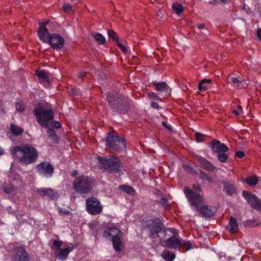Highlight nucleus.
Masks as SVG:
<instances>
[{"label": "nucleus", "mask_w": 261, "mask_h": 261, "mask_svg": "<svg viewBox=\"0 0 261 261\" xmlns=\"http://www.w3.org/2000/svg\"><path fill=\"white\" fill-rule=\"evenodd\" d=\"M145 227L150 238H154L155 236L159 240L160 245L164 247L176 250L181 248V238L177 235L173 234L167 239L165 238L167 235V228L162 222L160 218L154 217L146 220Z\"/></svg>", "instance_id": "nucleus-1"}, {"label": "nucleus", "mask_w": 261, "mask_h": 261, "mask_svg": "<svg viewBox=\"0 0 261 261\" xmlns=\"http://www.w3.org/2000/svg\"><path fill=\"white\" fill-rule=\"evenodd\" d=\"M106 101L111 109L118 114H126L130 110L132 100L116 91L107 93Z\"/></svg>", "instance_id": "nucleus-2"}, {"label": "nucleus", "mask_w": 261, "mask_h": 261, "mask_svg": "<svg viewBox=\"0 0 261 261\" xmlns=\"http://www.w3.org/2000/svg\"><path fill=\"white\" fill-rule=\"evenodd\" d=\"M185 196L191 206H194L200 214L206 218L213 217L216 211L214 207L209 205L200 206L203 201V198L200 193H196L189 187L184 189Z\"/></svg>", "instance_id": "nucleus-3"}, {"label": "nucleus", "mask_w": 261, "mask_h": 261, "mask_svg": "<svg viewBox=\"0 0 261 261\" xmlns=\"http://www.w3.org/2000/svg\"><path fill=\"white\" fill-rule=\"evenodd\" d=\"M12 154L21 164L25 165L35 162L38 156L37 149L28 144L15 146L12 150Z\"/></svg>", "instance_id": "nucleus-4"}, {"label": "nucleus", "mask_w": 261, "mask_h": 261, "mask_svg": "<svg viewBox=\"0 0 261 261\" xmlns=\"http://www.w3.org/2000/svg\"><path fill=\"white\" fill-rule=\"evenodd\" d=\"M97 160L101 169L111 173H119L122 170L120 160L116 156L97 155Z\"/></svg>", "instance_id": "nucleus-5"}, {"label": "nucleus", "mask_w": 261, "mask_h": 261, "mask_svg": "<svg viewBox=\"0 0 261 261\" xmlns=\"http://www.w3.org/2000/svg\"><path fill=\"white\" fill-rule=\"evenodd\" d=\"M33 114L38 124L44 128H47L49 122L54 119V113L50 109H45L43 107L38 106L33 110Z\"/></svg>", "instance_id": "nucleus-6"}, {"label": "nucleus", "mask_w": 261, "mask_h": 261, "mask_svg": "<svg viewBox=\"0 0 261 261\" xmlns=\"http://www.w3.org/2000/svg\"><path fill=\"white\" fill-rule=\"evenodd\" d=\"M122 235V232L115 227L107 228L103 232V236L106 238L111 239L113 247L117 252L121 251L123 247L121 240Z\"/></svg>", "instance_id": "nucleus-7"}, {"label": "nucleus", "mask_w": 261, "mask_h": 261, "mask_svg": "<svg viewBox=\"0 0 261 261\" xmlns=\"http://www.w3.org/2000/svg\"><path fill=\"white\" fill-rule=\"evenodd\" d=\"M93 180L91 177L82 175L76 177L73 183L74 190L83 195L89 193L93 188Z\"/></svg>", "instance_id": "nucleus-8"}, {"label": "nucleus", "mask_w": 261, "mask_h": 261, "mask_svg": "<svg viewBox=\"0 0 261 261\" xmlns=\"http://www.w3.org/2000/svg\"><path fill=\"white\" fill-rule=\"evenodd\" d=\"M106 145L113 151H119L126 148V140L113 132L107 133Z\"/></svg>", "instance_id": "nucleus-9"}, {"label": "nucleus", "mask_w": 261, "mask_h": 261, "mask_svg": "<svg viewBox=\"0 0 261 261\" xmlns=\"http://www.w3.org/2000/svg\"><path fill=\"white\" fill-rule=\"evenodd\" d=\"M44 43H48L54 49L59 50L62 49L65 44L63 37L57 33H48L46 36L39 39Z\"/></svg>", "instance_id": "nucleus-10"}, {"label": "nucleus", "mask_w": 261, "mask_h": 261, "mask_svg": "<svg viewBox=\"0 0 261 261\" xmlns=\"http://www.w3.org/2000/svg\"><path fill=\"white\" fill-rule=\"evenodd\" d=\"M86 210L90 215H96L102 212V206L97 198L89 197L86 200Z\"/></svg>", "instance_id": "nucleus-11"}, {"label": "nucleus", "mask_w": 261, "mask_h": 261, "mask_svg": "<svg viewBox=\"0 0 261 261\" xmlns=\"http://www.w3.org/2000/svg\"><path fill=\"white\" fill-rule=\"evenodd\" d=\"M37 173L39 175L46 178H51L54 173V167L48 162H42L36 167Z\"/></svg>", "instance_id": "nucleus-12"}, {"label": "nucleus", "mask_w": 261, "mask_h": 261, "mask_svg": "<svg viewBox=\"0 0 261 261\" xmlns=\"http://www.w3.org/2000/svg\"><path fill=\"white\" fill-rule=\"evenodd\" d=\"M242 196L253 208L256 211L261 210V200L255 194L243 191Z\"/></svg>", "instance_id": "nucleus-13"}, {"label": "nucleus", "mask_w": 261, "mask_h": 261, "mask_svg": "<svg viewBox=\"0 0 261 261\" xmlns=\"http://www.w3.org/2000/svg\"><path fill=\"white\" fill-rule=\"evenodd\" d=\"M12 258L14 261H30L29 256L24 246L20 245L12 250Z\"/></svg>", "instance_id": "nucleus-14"}, {"label": "nucleus", "mask_w": 261, "mask_h": 261, "mask_svg": "<svg viewBox=\"0 0 261 261\" xmlns=\"http://www.w3.org/2000/svg\"><path fill=\"white\" fill-rule=\"evenodd\" d=\"M152 84L154 87L155 90L159 94L166 97H168L170 95L171 89L166 82L153 81L152 82Z\"/></svg>", "instance_id": "nucleus-15"}, {"label": "nucleus", "mask_w": 261, "mask_h": 261, "mask_svg": "<svg viewBox=\"0 0 261 261\" xmlns=\"http://www.w3.org/2000/svg\"><path fill=\"white\" fill-rule=\"evenodd\" d=\"M222 184L227 196H230L237 194V186L233 181H223Z\"/></svg>", "instance_id": "nucleus-16"}, {"label": "nucleus", "mask_w": 261, "mask_h": 261, "mask_svg": "<svg viewBox=\"0 0 261 261\" xmlns=\"http://www.w3.org/2000/svg\"><path fill=\"white\" fill-rule=\"evenodd\" d=\"M196 158L198 166L208 172H213L215 170V167L205 158L199 155L196 156Z\"/></svg>", "instance_id": "nucleus-17"}, {"label": "nucleus", "mask_w": 261, "mask_h": 261, "mask_svg": "<svg viewBox=\"0 0 261 261\" xmlns=\"http://www.w3.org/2000/svg\"><path fill=\"white\" fill-rule=\"evenodd\" d=\"M209 147L211 148L213 153H217L218 152L222 151H228V148L223 143H221L219 140L213 139L209 144Z\"/></svg>", "instance_id": "nucleus-18"}, {"label": "nucleus", "mask_w": 261, "mask_h": 261, "mask_svg": "<svg viewBox=\"0 0 261 261\" xmlns=\"http://www.w3.org/2000/svg\"><path fill=\"white\" fill-rule=\"evenodd\" d=\"M36 74L40 83H43L45 85H48L50 83L48 74L45 70H39L36 72Z\"/></svg>", "instance_id": "nucleus-19"}, {"label": "nucleus", "mask_w": 261, "mask_h": 261, "mask_svg": "<svg viewBox=\"0 0 261 261\" xmlns=\"http://www.w3.org/2000/svg\"><path fill=\"white\" fill-rule=\"evenodd\" d=\"M48 23V20L39 22V27L37 31V35L39 39L46 36L49 33V31L46 27Z\"/></svg>", "instance_id": "nucleus-20"}, {"label": "nucleus", "mask_w": 261, "mask_h": 261, "mask_svg": "<svg viewBox=\"0 0 261 261\" xmlns=\"http://www.w3.org/2000/svg\"><path fill=\"white\" fill-rule=\"evenodd\" d=\"M162 258L166 261H173L175 258V254L168 250H164L161 253Z\"/></svg>", "instance_id": "nucleus-21"}, {"label": "nucleus", "mask_w": 261, "mask_h": 261, "mask_svg": "<svg viewBox=\"0 0 261 261\" xmlns=\"http://www.w3.org/2000/svg\"><path fill=\"white\" fill-rule=\"evenodd\" d=\"M258 181V178L256 175L248 176L243 179V182L246 183L250 186H254L256 185Z\"/></svg>", "instance_id": "nucleus-22"}, {"label": "nucleus", "mask_w": 261, "mask_h": 261, "mask_svg": "<svg viewBox=\"0 0 261 261\" xmlns=\"http://www.w3.org/2000/svg\"><path fill=\"white\" fill-rule=\"evenodd\" d=\"M212 83L210 79H203L198 84V89L200 91L205 92L210 87V84Z\"/></svg>", "instance_id": "nucleus-23"}, {"label": "nucleus", "mask_w": 261, "mask_h": 261, "mask_svg": "<svg viewBox=\"0 0 261 261\" xmlns=\"http://www.w3.org/2000/svg\"><path fill=\"white\" fill-rule=\"evenodd\" d=\"M229 232L230 233H234L238 231V224L236 219L234 217H231L229 221Z\"/></svg>", "instance_id": "nucleus-24"}, {"label": "nucleus", "mask_w": 261, "mask_h": 261, "mask_svg": "<svg viewBox=\"0 0 261 261\" xmlns=\"http://www.w3.org/2000/svg\"><path fill=\"white\" fill-rule=\"evenodd\" d=\"M46 134L48 138L51 139L54 143H58L59 142L60 139L57 136L55 130L52 128H48L47 129Z\"/></svg>", "instance_id": "nucleus-25"}, {"label": "nucleus", "mask_w": 261, "mask_h": 261, "mask_svg": "<svg viewBox=\"0 0 261 261\" xmlns=\"http://www.w3.org/2000/svg\"><path fill=\"white\" fill-rule=\"evenodd\" d=\"M10 129L11 133L15 136H18L21 135L24 131V129L22 127H20L14 123H12L10 125Z\"/></svg>", "instance_id": "nucleus-26"}, {"label": "nucleus", "mask_w": 261, "mask_h": 261, "mask_svg": "<svg viewBox=\"0 0 261 261\" xmlns=\"http://www.w3.org/2000/svg\"><path fill=\"white\" fill-rule=\"evenodd\" d=\"M119 190L131 196L134 195L136 193L134 188L130 186L120 185L119 186Z\"/></svg>", "instance_id": "nucleus-27"}, {"label": "nucleus", "mask_w": 261, "mask_h": 261, "mask_svg": "<svg viewBox=\"0 0 261 261\" xmlns=\"http://www.w3.org/2000/svg\"><path fill=\"white\" fill-rule=\"evenodd\" d=\"M95 40L99 45H104L106 43V39L105 36L100 33H96L92 34Z\"/></svg>", "instance_id": "nucleus-28"}, {"label": "nucleus", "mask_w": 261, "mask_h": 261, "mask_svg": "<svg viewBox=\"0 0 261 261\" xmlns=\"http://www.w3.org/2000/svg\"><path fill=\"white\" fill-rule=\"evenodd\" d=\"M70 252V250L69 248H66L65 249H60L59 251L57 254V257L61 260H65L69 253Z\"/></svg>", "instance_id": "nucleus-29"}, {"label": "nucleus", "mask_w": 261, "mask_h": 261, "mask_svg": "<svg viewBox=\"0 0 261 261\" xmlns=\"http://www.w3.org/2000/svg\"><path fill=\"white\" fill-rule=\"evenodd\" d=\"M228 151L223 152L222 151L217 152V156L218 160L221 163H226L228 160V155L226 153Z\"/></svg>", "instance_id": "nucleus-30"}, {"label": "nucleus", "mask_w": 261, "mask_h": 261, "mask_svg": "<svg viewBox=\"0 0 261 261\" xmlns=\"http://www.w3.org/2000/svg\"><path fill=\"white\" fill-rule=\"evenodd\" d=\"M181 248L180 249H182L184 251H187L193 248L192 244L190 241L185 242L184 240L181 239Z\"/></svg>", "instance_id": "nucleus-31"}, {"label": "nucleus", "mask_w": 261, "mask_h": 261, "mask_svg": "<svg viewBox=\"0 0 261 261\" xmlns=\"http://www.w3.org/2000/svg\"><path fill=\"white\" fill-rule=\"evenodd\" d=\"M107 33L109 37L112 39L116 43L119 41V36L113 30H107Z\"/></svg>", "instance_id": "nucleus-32"}, {"label": "nucleus", "mask_w": 261, "mask_h": 261, "mask_svg": "<svg viewBox=\"0 0 261 261\" xmlns=\"http://www.w3.org/2000/svg\"><path fill=\"white\" fill-rule=\"evenodd\" d=\"M15 108L17 112L22 113L25 111L26 109V106L25 104L23 102L19 101L16 103Z\"/></svg>", "instance_id": "nucleus-33"}, {"label": "nucleus", "mask_w": 261, "mask_h": 261, "mask_svg": "<svg viewBox=\"0 0 261 261\" xmlns=\"http://www.w3.org/2000/svg\"><path fill=\"white\" fill-rule=\"evenodd\" d=\"M147 97L148 99H153V100L162 101V98L159 96L156 93L153 91H150L146 94Z\"/></svg>", "instance_id": "nucleus-34"}, {"label": "nucleus", "mask_w": 261, "mask_h": 261, "mask_svg": "<svg viewBox=\"0 0 261 261\" xmlns=\"http://www.w3.org/2000/svg\"><path fill=\"white\" fill-rule=\"evenodd\" d=\"M172 7L177 14H180L184 10L183 7L180 4L177 3H173Z\"/></svg>", "instance_id": "nucleus-35"}, {"label": "nucleus", "mask_w": 261, "mask_h": 261, "mask_svg": "<svg viewBox=\"0 0 261 261\" xmlns=\"http://www.w3.org/2000/svg\"><path fill=\"white\" fill-rule=\"evenodd\" d=\"M257 225L256 220L255 219L248 220L244 223V226L246 228L255 227Z\"/></svg>", "instance_id": "nucleus-36"}, {"label": "nucleus", "mask_w": 261, "mask_h": 261, "mask_svg": "<svg viewBox=\"0 0 261 261\" xmlns=\"http://www.w3.org/2000/svg\"><path fill=\"white\" fill-rule=\"evenodd\" d=\"M51 192H47L46 196L51 199H57L59 197L58 193L56 192L54 190L51 189Z\"/></svg>", "instance_id": "nucleus-37"}, {"label": "nucleus", "mask_w": 261, "mask_h": 261, "mask_svg": "<svg viewBox=\"0 0 261 261\" xmlns=\"http://www.w3.org/2000/svg\"><path fill=\"white\" fill-rule=\"evenodd\" d=\"M37 193L41 195L46 196L47 192H51V188H39L37 190Z\"/></svg>", "instance_id": "nucleus-38"}, {"label": "nucleus", "mask_w": 261, "mask_h": 261, "mask_svg": "<svg viewBox=\"0 0 261 261\" xmlns=\"http://www.w3.org/2000/svg\"><path fill=\"white\" fill-rule=\"evenodd\" d=\"M230 81V83L233 84L234 86H239L241 82V78L240 77H232Z\"/></svg>", "instance_id": "nucleus-39"}, {"label": "nucleus", "mask_w": 261, "mask_h": 261, "mask_svg": "<svg viewBox=\"0 0 261 261\" xmlns=\"http://www.w3.org/2000/svg\"><path fill=\"white\" fill-rule=\"evenodd\" d=\"M195 135L196 138V141L198 142L203 141L205 137H206V135L198 132L195 133Z\"/></svg>", "instance_id": "nucleus-40"}, {"label": "nucleus", "mask_w": 261, "mask_h": 261, "mask_svg": "<svg viewBox=\"0 0 261 261\" xmlns=\"http://www.w3.org/2000/svg\"><path fill=\"white\" fill-rule=\"evenodd\" d=\"M199 172H200V175H199L200 178L206 179L209 182L212 181V179L208 177V175L207 174V173L206 172H205L204 171H203L202 170H200Z\"/></svg>", "instance_id": "nucleus-41"}, {"label": "nucleus", "mask_w": 261, "mask_h": 261, "mask_svg": "<svg viewBox=\"0 0 261 261\" xmlns=\"http://www.w3.org/2000/svg\"><path fill=\"white\" fill-rule=\"evenodd\" d=\"M62 8L66 13H71L73 12L72 6L69 4H64Z\"/></svg>", "instance_id": "nucleus-42"}, {"label": "nucleus", "mask_w": 261, "mask_h": 261, "mask_svg": "<svg viewBox=\"0 0 261 261\" xmlns=\"http://www.w3.org/2000/svg\"><path fill=\"white\" fill-rule=\"evenodd\" d=\"M159 203L160 205H162L163 206L165 207H167L169 205V201L167 200V199L165 198V197H162L159 201Z\"/></svg>", "instance_id": "nucleus-43"}, {"label": "nucleus", "mask_w": 261, "mask_h": 261, "mask_svg": "<svg viewBox=\"0 0 261 261\" xmlns=\"http://www.w3.org/2000/svg\"><path fill=\"white\" fill-rule=\"evenodd\" d=\"M229 2V0H213L209 2L210 4L216 5L218 4H227Z\"/></svg>", "instance_id": "nucleus-44"}, {"label": "nucleus", "mask_w": 261, "mask_h": 261, "mask_svg": "<svg viewBox=\"0 0 261 261\" xmlns=\"http://www.w3.org/2000/svg\"><path fill=\"white\" fill-rule=\"evenodd\" d=\"M193 188L195 190L198 191V192H196V193H200L203 196L202 190L201 189V186L199 184H193ZM195 192L196 193V192Z\"/></svg>", "instance_id": "nucleus-45"}, {"label": "nucleus", "mask_w": 261, "mask_h": 261, "mask_svg": "<svg viewBox=\"0 0 261 261\" xmlns=\"http://www.w3.org/2000/svg\"><path fill=\"white\" fill-rule=\"evenodd\" d=\"M58 213L60 215H63V214L66 215H70L72 214V213L68 210L62 209L61 208H59V209L58 210Z\"/></svg>", "instance_id": "nucleus-46"}, {"label": "nucleus", "mask_w": 261, "mask_h": 261, "mask_svg": "<svg viewBox=\"0 0 261 261\" xmlns=\"http://www.w3.org/2000/svg\"><path fill=\"white\" fill-rule=\"evenodd\" d=\"M51 127L54 128L59 129L61 127V124L58 121H51Z\"/></svg>", "instance_id": "nucleus-47"}, {"label": "nucleus", "mask_w": 261, "mask_h": 261, "mask_svg": "<svg viewBox=\"0 0 261 261\" xmlns=\"http://www.w3.org/2000/svg\"><path fill=\"white\" fill-rule=\"evenodd\" d=\"M72 94L75 96H79L81 92V90L78 88L73 87L71 89Z\"/></svg>", "instance_id": "nucleus-48"}, {"label": "nucleus", "mask_w": 261, "mask_h": 261, "mask_svg": "<svg viewBox=\"0 0 261 261\" xmlns=\"http://www.w3.org/2000/svg\"><path fill=\"white\" fill-rule=\"evenodd\" d=\"M117 45L119 48V49L124 53H126L127 51V48L125 47L122 43L120 42L119 41L117 42Z\"/></svg>", "instance_id": "nucleus-49"}, {"label": "nucleus", "mask_w": 261, "mask_h": 261, "mask_svg": "<svg viewBox=\"0 0 261 261\" xmlns=\"http://www.w3.org/2000/svg\"><path fill=\"white\" fill-rule=\"evenodd\" d=\"M162 124L164 127L168 129L169 131L171 132H172V127L170 124H168L165 121H162Z\"/></svg>", "instance_id": "nucleus-50"}, {"label": "nucleus", "mask_w": 261, "mask_h": 261, "mask_svg": "<svg viewBox=\"0 0 261 261\" xmlns=\"http://www.w3.org/2000/svg\"><path fill=\"white\" fill-rule=\"evenodd\" d=\"M245 152L243 151H238L235 153V156L242 159L245 156Z\"/></svg>", "instance_id": "nucleus-51"}, {"label": "nucleus", "mask_w": 261, "mask_h": 261, "mask_svg": "<svg viewBox=\"0 0 261 261\" xmlns=\"http://www.w3.org/2000/svg\"><path fill=\"white\" fill-rule=\"evenodd\" d=\"M62 245V242L57 240H55L53 242V245L59 249L60 250L61 246Z\"/></svg>", "instance_id": "nucleus-52"}, {"label": "nucleus", "mask_w": 261, "mask_h": 261, "mask_svg": "<svg viewBox=\"0 0 261 261\" xmlns=\"http://www.w3.org/2000/svg\"><path fill=\"white\" fill-rule=\"evenodd\" d=\"M150 106H151V107L153 109H157V110H159V109H160L159 105L156 102H154V101L151 102L150 103Z\"/></svg>", "instance_id": "nucleus-53"}, {"label": "nucleus", "mask_w": 261, "mask_h": 261, "mask_svg": "<svg viewBox=\"0 0 261 261\" xmlns=\"http://www.w3.org/2000/svg\"><path fill=\"white\" fill-rule=\"evenodd\" d=\"M182 168L188 173H189V172L191 171L192 167L189 166H188V165H182Z\"/></svg>", "instance_id": "nucleus-54"}, {"label": "nucleus", "mask_w": 261, "mask_h": 261, "mask_svg": "<svg viewBox=\"0 0 261 261\" xmlns=\"http://www.w3.org/2000/svg\"><path fill=\"white\" fill-rule=\"evenodd\" d=\"M86 72L85 71H81L78 74V77L81 79H83V78L86 76Z\"/></svg>", "instance_id": "nucleus-55"}, {"label": "nucleus", "mask_w": 261, "mask_h": 261, "mask_svg": "<svg viewBox=\"0 0 261 261\" xmlns=\"http://www.w3.org/2000/svg\"><path fill=\"white\" fill-rule=\"evenodd\" d=\"M13 191V188H7V187H5L4 188V191L5 193H10Z\"/></svg>", "instance_id": "nucleus-56"}, {"label": "nucleus", "mask_w": 261, "mask_h": 261, "mask_svg": "<svg viewBox=\"0 0 261 261\" xmlns=\"http://www.w3.org/2000/svg\"><path fill=\"white\" fill-rule=\"evenodd\" d=\"M189 173L193 175H198V172L195 171V169L193 168H191V171L189 172Z\"/></svg>", "instance_id": "nucleus-57"}, {"label": "nucleus", "mask_w": 261, "mask_h": 261, "mask_svg": "<svg viewBox=\"0 0 261 261\" xmlns=\"http://www.w3.org/2000/svg\"><path fill=\"white\" fill-rule=\"evenodd\" d=\"M170 229V231L174 233V234L176 235V234H178V230L175 228H168L167 230Z\"/></svg>", "instance_id": "nucleus-58"}, {"label": "nucleus", "mask_w": 261, "mask_h": 261, "mask_svg": "<svg viewBox=\"0 0 261 261\" xmlns=\"http://www.w3.org/2000/svg\"><path fill=\"white\" fill-rule=\"evenodd\" d=\"M77 174V171L76 170H73L71 172V176H72V177H74L75 176V175H76V174Z\"/></svg>", "instance_id": "nucleus-59"}, {"label": "nucleus", "mask_w": 261, "mask_h": 261, "mask_svg": "<svg viewBox=\"0 0 261 261\" xmlns=\"http://www.w3.org/2000/svg\"><path fill=\"white\" fill-rule=\"evenodd\" d=\"M257 35L258 38L261 40V29H259L257 32Z\"/></svg>", "instance_id": "nucleus-60"}, {"label": "nucleus", "mask_w": 261, "mask_h": 261, "mask_svg": "<svg viewBox=\"0 0 261 261\" xmlns=\"http://www.w3.org/2000/svg\"><path fill=\"white\" fill-rule=\"evenodd\" d=\"M204 28H205V24L204 23H201V24L198 25V28L199 30L203 29H204Z\"/></svg>", "instance_id": "nucleus-61"}, {"label": "nucleus", "mask_w": 261, "mask_h": 261, "mask_svg": "<svg viewBox=\"0 0 261 261\" xmlns=\"http://www.w3.org/2000/svg\"><path fill=\"white\" fill-rule=\"evenodd\" d=\"M201 33L206 36L209 34V31L207 29H205V30Z\"/></svg>", "instance_id": "nucleus-62"}, {"label": "nucleus", "mask_w": 261, "mask_h": 261, "mask_svg": "<svg viewBox=\"0 0 261 261\" xmlns=\"http://www.w3.org/2000/svg\"><path fill=\"white\" fill-rule=\"evenodd\" d=\"M233 113L237 116H239L240 115V113L239 112V110H234L233 111Z\"/></svg>", "instance_id": "nucleus-63"}, {"label": "nucleus", "mask_w": 261, "mask_h": 261, "mask_svg": "<svg viewBox=\"0 0 261 261\" xmlns=\"http://www.w3.org/2000/svg\"><path fill=\"white\" fill-rule=\"evenodd\" d=\"M237 108H238L239 111H243V108H242V106H241L240 105H238L237 106Z\"/></svg>", "instance_id": "nucleus-64"}]
</instances>
